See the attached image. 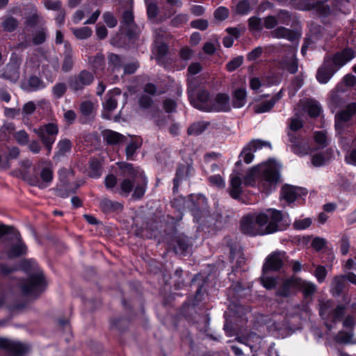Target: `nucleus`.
Instances as JSON below:
<instances>
[{
	"label": "nucleus",
	"instance_id": "1",
	"mask_svg": "<svg viewBox=\"0 0 356 356\" xmlns=\"http://www.w3.org/2000/svg\"><path fill=\"white\" fill-rule=\"evenodd\" d=\"M283 219L281 211L268 209L243 216L241 228L244 234L250 236L270 234L281 229L279 224Z\"/></svg>",
	"mask_w": 356,
	"mask_h": 356
},
{
	"label": "nucleus",
	"instance_id": "2",
	"mask_svg": "<svg viewBox=\"0 0 356 356\" xmlns=\"http://www.w3.org/2000/svg\"><path fill=\"white\" fill-rule=\"evenodd\" d=\"M281 165L274 159L252 168L244 178V184L254 186L257 183L259 189L266 194L276 189L280 179Z\"/></svg>",
	"mask_w": 356,
	"mask_h": 356
},
{
	"label": "nucleus",
	"instance_id": "3",
	"mask_svg": "<svg viewBox=\"0 0 356 356\" xmlns=\"http://www.w3.org/2000/svg\"><path fill=\"white\" fill-rule=\"evenodd\" d=\"M119 168L122 170L124 178L120 185V193L127 196L131 191L136 198H140L146 191L147 178L139 168H134L131 164L120 163Z\"/></svg>",
	"mask_w": 356,
	"mask_h": 356
},
{
	"label": "nucleus",
	"instance_id": "4",
	"mask_svg": "<svg viewBox=\"0 0 356 356\" xmlns=\"http://www.w3.org/2000/svg\"><path fill=\"white\" fill-rule=\"evenodd\" d=\"M286 258V254L282 251L274 252L266 258L263 267V275L261 277V282L266 289H273L279 283L277 278L268 276V272L278 270Z\"/></svg>",
	"mask_w": 356,
	"mask_h": 356
},
{
	"label": "nucleus",
	"instance_id": "5",
	"mask_svg": "<svg viewBox=\"0 0 356 356\" xmlns=\"http://www.w3.org/2000/svg\"><path fill=\"white\" fill-rule=\"evenodd\" d=\"M288 127V138L291 143V150L299 156L310 154L311 149L297 133L302 127V121L298 117H293L289 120Z\"/></svg>",
	"mask_w": 356,
	"mask_h": 356
},
{
	"label": "nucleus",
	"instance_id": "6",
	"mask_svg": "<svg viewBox=\"0 0 356 356\" xmlns=\"http://www.w3.org/2000/svg\"><path fill=\"white\" fill-rule=\"evenodd\" d=\"M344 310V307L335 306L330 300H322L319 303V314L329 330L333 327L334 324L341 321Z\"/></svg>",
	"mask_w": 356,
	"mask_h": 356
},
{
	"label": "nucleus",
	"instance_id": "7",
	"mask_svg": "<svg viewBox=\"0 0 356 356\" xmlns=\"http://www.w3.org/2000/svg\"><path fill=\"white\" fill-rule=\"evenodd\" d=\"M33 131L40 138L49 154L58 133V125L54 122H49L34 128Z\"/></svg>",
	"mask_w": 356,
	"mask_h": 356
},
{
	"label": "nucleus",
	"instance_id": "8",
	"mask_svg": "<svg viewBox=\"0 0 356 356\" xmlns=\"http://www.w3.org/2000/svg\"><path fill=\"white\" fill-rule=\"evenodd\" d=\"M290 3L295 9L298 10H315L322 16H327L330 13V7L321 1L290 0Z\"/></svg>",
	"mask_w": 356,
	"mask_h": 356
},
{
	"label": "nucleus",
	"instance_id": "9",
	"mask_svg": "<svg viewBox=\"0 0 356 356\" xmlns=\"http://www.w3.org/2000/svg\"><path fill=\"white\" fill-rule=\"evenodd\" d=\"M355 57L356 51L353 47H346L331 56H326L325 58L329 59V63L339 71Z\"/></svg>",
	"mask_w": 356,
	"mask_h": 356
},
{
	"label": "nucleus",
	"instance_id": "10",
	"mask_svg": "<svg viewBox=\"0 0 356 356\" xmlns=\"http://www.w3.org/2000/svg\"><path fill=\"white\" fill-rule=\"evenodd\" d=\"M45 284L44 275L41 271L38 270L23 284L22 290L26 295L35 296L44 290Z\"/></svg>",
	"mask_w": 356,
	"mask_h": 356
},
{
	"label": "nucleus",
	"instance_id": "11",
	"mask_svg": "<svg viewBox=\"0 0 356 356\" xmlns=\"http://www.w3.org/2000/svg\"><path fill=\"white\" fill-rule=\"evenodd\" d=\"M22 59L15 54H13L9 62L4 67L3 72H0V78L5 79L10 82H16L19 78V67Z\"/></svg>",
	"mask_w": 356,
	"mask_h": 356
},
{
	"label": "nucleus",
	"instance_id": "12",
	"mask_svg": "<svg viewBox=\"0 0 356 356\" xmlns=\"http://www.w3.org/2000/svg\"><path fill=\"white\" fill-rule=\"evenodd\" d=\"M356 104L351 103L339 111L335 116V127L337 131L343 128L346 124H352L355 120Z\"/></svg>",
	"mask_w": 356,
	"mask_h": 356
},
{
	"label": "nucleus",
	"instance_id": "13",
	"mask_svg": "<svg viewBox=\"0 0 356 356\" xmlns=\"http://www.w3.org/2000/svg\"><path fill=\"white\" fill-rule=\"evenodd\" d=\"M121 95V91L118 88L111 90L103 102V110L102 115L104 119L109 120L111 118L112 112L117 108L118 99Z\"/></svg>",
	"mask_w": 356,
	"mask_h": 356
},
{
	"label": "nucleus",
	"instance_id": "14",
	"mask_svg": "<svg viewBox=\"0 0 356 356\" xmlns=\"http://www.w3.org/2000/svg\"><path fill=\"white\" fill-rule=\"evenodd\" d=\"M147 16L148 19L151 21H155L158 23L163 22L167 19L170 18L175 13V10L170 8L166 10L164 14L159 15V8L156 3L155 2H147L145 1Z\"/></svg>",
	"mask_w": 356,
	"mask_h": 356
},
{
	"label": "nucleus",
	"instance_id": "15",
	"mask_svg": "<svg viewBox=\"0 0 356 356\" xmlns=\"http://www.w3.org/2000/svg\"><path fill=\"white\" fill-rule=\"evenodd\" d=\"M264 146H268L270 147V144L268 142L258 139L252 140L243 148V151L241 152L240 154L241 160H243L247 164L250 163L252 162L254 159L253 153Z\"/></svg>",
	"mask_w": 356,
	"mask_h": 356
},
{
	"label": "nucleus",
	"instance_id": "16",
	"mask_svg": "<svg viewBox=\"0 0 356 356\" xmlns=\"http://www.w3.org/2000/svg\"><path fill=\"white\" fill-rule=\"evenodd\" d=\"M270 35L274 38H283L291 42H298L302 35L300 29H290L284 26H279L270 32Z\"/></svg>",
	"mask_w": 356,
	"mask_h": 356
},
{
	"label": "nucleus",
	"instance_id": "17",
	"mask_svg": "<svg viewBox=\"0 0 356 356\" xmlns=\"http://www.w3.org/2000/svg\"><path fill=\"white\" fill-rule=\"evenodd\" d=\"M307 195V191L291 185H285L281 189L280 196L288 204L293 203L298 197Z\"/></svg>",
	"mask_w": 356,
	"mask_h": 356
},
{
	"label": "nucleus",
	"instance_id": "18",
	"mask_svg": "<svg viewBox=\"0 0 356 356\" xmlns=\"http://www.w3.org/2000/svg\"><path fill=\"white\" fill-rule=\"evenodd\" d=\"M0 348L7 350L12 353V356H21L26 353L29 348L27 346L8 339H0Z\"/></svg>",
	"mask_w": 356,
	"mask_h": 356
},
{
	"label": "nucleus",
	"instance_id": "19",
	"mask_svg": "<svg viewBox=\"0 0 356 356\" xmlns=\"http://www.w3.org/2000/svg\"><path fill=\"white\" fill-rule=\"evenodd\" d=\"M93 75L87 72L82 71L77 76L72 78L70 81V87L74 91L83 88L93 81Z\"/></svg>",
	"mask_w": 356,
	"mask_h": 356
},
{
	"label": "nucleus",
	"instance_id": "20",
	"mask_svg": "<svg viewBox=\"0 0 356 356\" xmlns=\"http://www.w3.org/2000/svg\"><path fill=\"white\" fill-rule=\"evenodd\" d=\"M337 72L338 71L329 63V59L324 58L323 65L317 71L316 79L321 83H327Z\"/></svg>",
	"mask_w": 356,
	"mask_h": 356
},
{
	"label": "nucleus",
	"instance_id": "21",
	"mask_svg": "<svg viewBox=\"0 0 356 356\" xmlns=\"http://www.w3.org/2000/svg\"><path fill=\"white\" fill-rule=\"evenodd\" d=\"M230 108L229 97L227 95L220 93L212 99L211 111H228Z\"/></svg>",
	"mask_w": 356,
	"mask_h": 356
},
{
	"label": "nucleus",
	"instance_id": "22",
	"mask_svg": "<svg viewBox=\"0 0 356 356\" xmlns=\"http://www.w3.org/2000/svg\"><path fill=\"white\" fill-rule=\"evenodd\" d=\"M193 106L200 111H211L212 99L207 91L202 90L198 93L196 100L191 101Z\"/></svg>",
	"mask_w": 356,
	"mask_h": 356
},
{
	"label": "nucleus",
	"instance_id": "23",
	"mask_svg": "<svg viewBox=\"0 0 356 356\" xmlns=\"http://www.w3.org/2000/svg\"><path fill=\"white\" fill-rule=\"evenodd\" d=\"M297 282H298V277H295L283 280L277 291V295L284 297L289 296L294 290H298Z\"/></svg>",
	"mask_w": 356,
	"mask_h": 356
},
{
	"label": "nucleus",
	"instance_id": "24",
	"mask_svg": "<svg viewBox=\"0 0 356 356\" xmlns=\"http://www.w3.org/2000/svg\"><path fill=\"white\" fill-rule=\"evenodd\" d=\"M53 179V170L50 167L44 168L40 172V179H33L31 184L39 188H45L49 186Z\"/></svg>",
	"mask_w": 356,
	"mask_h": 356
},
{
	"label": "nucleus",
	"instance_id": "25",
	"mask_svg": "<svg viewBox=\"0 0 356 356\" xmlns=\"http://www.w3.org/2000/svg\"><path fill=\"white\" fill-rule=\"evenodd\" d=\"M242 193V181L238 172H233L230 176V188L229 194L234 198L237 199Z\"/></svg>",
	"mask_w": 356,
	"mask_h": 356
},
{
	"label": "nucleus",
	"instance_id": "26",
	"mask_svg": "<svg viewBox=\"0 0 356 356\" xmlns=\"http://www.w3.org/2000/svg\"><path fill=\"white\" fill-rule=\"evenodd\" d=\"M334 156V150L332 148L323 152L315 154L312 157V163L315 167H320L329 162Z\"/></svg>",
	"mask_w": 356,
	"mask_h": 356
},
{
	"label": "nucleus",
	"instance_id": "27",
	"mask_svg": "<svg viewBox=\"0 0 356 356\" xmlns=\"http://www.w3.org/2000/svg\"><path fill=\"white\" fill-rule=\"evenodd\" d=\"M324 35V28L316 24H312L309 26V33L303 44H309L307 40L311 41L312 43L316 42Z\"/></svg>",
	"mask_w": 356,
	"mask_h": 356
},
{
	"label": "nucleus",
	"instance_id": "28",
	"mask_svg": "<svg viewBox=\"0 0 356 356\" xmlns=\"http://www.w3.org/2000/svg\"><path fill=\"white\" fill-rule=\"evenodd\" d=\"M172 35L167 30L163 29H156L154 31V44H169L172 40Z\"/></svg>",
	"mask_w": 356,
	"mask_h": 356
},
{
	"label": "nucleus",
	"instance_id": "29",
	"mask_svg": "<svg viewBox=\"0 0 356 356\" xmlns=\"http://www.w3.org/2000/svg\"><path fill=\"white\" fill-rule=\"evenodd\" d=\"M281 91L273 97L270 99L265 100L254 106V112L262 113L269 111L275 104L279 99L281 98Z\"/></svg>",
	"mask_w": 356,
	"mask_h": 356
},
{
	"label": "nucleus",
	"instance_id": "30",
	"mask_svg": "<svg viewBox=\"0 0 356 356\" xmlns=\"http://www.w3.org/2000/svg\"><path fill=\"white\" fill-rule=\"evenodd\" d=\"M97 106V101H83L80 105V112L83 117L89 118L93 116Z\"/></svg>",
	"mask_w": 356,
	"mask_h": 356
},
{
	"label": "nucleus",
	"instance_id": "31",
	"mask_svg": "<svg viewBox=\"0 0 356 356\" xmlns=\"http://www.w3.org/2000/svg\"><path fill=\"white\" fill-rule=\"evenodd\" d=\"M247 102V91L245 88H238L233 93V105L235 108H241Z\"/></svg>",
	"mask_w": 356,
	"mask_h": 356
},
{
	"label": "nucleus",
	"instance_id": "32",
	"mask_svg": "<svg viewBox=\"0 0 356 356\" xmlns=\"http://www.w3.org/2000/svg\"><path fill=\"white\" fill-rule=\"evenodd\" d=\"M176 245H174L175 252L177 254L186 255L188 253L189 244L187 238L183 236H179L175 240Z\"/></svg>",
	"mask_w": 356,
	"mask_h": 356
},
{
	"label": "nucleus",
	"instance_id": "33",
	"mask_svg": "<svg viewBox=\"0 0 356 356\" xmlns=\"http://www.w3.org/2000/svg\"><path fill=\"white\" fill-rule=\"evenodd\" d=\"M100 207L105 213L118 212L122 209V205L118 202L104 199L100 202Z\"/></svg>",
	"mask_w": 356,
	"mask_h": 356
},
{
	"label": "nucleus",
	"instance_id": "34",
	"mask_svg": "<svg viewBox=\"0 0 356 356\" xmlns=\"http://www.w3.org/2000/svg\"><path fill=\"white\" fill-rule=\"evenodd\" d=\"M45 87V84L37 76H31L24 83L23 88L28 91H36Z\"/></svg>",
	"mask_w": 356,
	"mask_h": 356
},
{
	"label": "nucleus",
	"instance_id": "35",
	"mask_svg": "<svg viewBox=\"0 0 356 356\" xmlns=\"http://www.w3.org/2000/svg\"><path fill=\"white\" fill-rule=\"evenodd\" d=\"M251 5L249 0H241L235 6L232 7V11L238 15H247L251 11Z\"/></svg>",
	"mask_w": 356,
	"mask_h": 356
},
{
	"label": "nucleus",
	"instance_id": "36",
	"mask_svg": "<svg viewBox=\"0 0 356 356\" xmlns=\"http://www.w3.org/2000/svg\"><path fill=\"white\" fill-rule=\"evenodd\" d=\"M47 37V29L44 26H40L32 32L33 44H42Z\"/></svg>",
	"mask_w": 356,
	"mask_h": 356
},
{
	"label": "nucleus",
	"instance_id": "37",
	"mask_svg": "<svg viewBox=\"0 0 356 356\" xmlns=\"http://www.w3.org/2000/svg\"><path fill=\"white\" fill-rule=\"evenodd\" d=\"M19 26L18 20L13 16H7L3 18L1 27L6 32L12 33Z\"/></svg>",
	"mask_w": 356,
	"mask_h": 356
},
{
	"label": "nucleus",
	"instance_id": "38",
	"mask_svg": "<svg viewBox=\"0 0 356 356\" xmlns=\"http://www.w3.org/2000/svg\"><path fill=\"white\" fill-rule=\"evenodd\" d=\"M108 67L114 74L115 77L118 78V73L122 68V59L116 54H111L108 57Z\"/></svg>",
	"mask_w": 356,
	"mask_h": 356
},
{
	"label": "nucleus",
	"instance_id": "39",
	"mask_svg": "<svg viewBox=\"0 0 356 356\" xmlns=\"http://www.w3.org/2000/svg\"><path fill=\"white\" fill-rule=\"evenodd\" d=\"M346 280L345 275H339L334 277L331 285V291L333 295L339 296L342 292Z\"/></svg>",
	"mask_w": 356,
	"mask_h": 356
},
{
	"label": "nucleus",
	"instance_id": "40",
	"mask_svg": "<svg viewBox=\"0 0 356 356\" xmlns=\"http://www.w3.org/2000/svg\"><path fill=\"white\" fill-rule=\"evenodd\" d=\"M298 290H301L305 297L311 296L316 291V286L310 282L298 278Z\"/></svg>",
	"mask_w": 356,
	"mask_h": 356
},
{
	"label": "nucleus",
	"instance_id": "41",
	"mask_svg": "<svg viewBox=\"0 0 356 356\" xmlns=\"http://www.w3.org/2000/svg\"><path fill=\"white\" fill-rule=\"evenodd\" d=\"M296 51L293 48L290 50V56L288 59L285 60L284 66L286 70L292 74L296 73L298 71V63L296 58Z\"/></svg>",
	"mask_w": 356,
	"mask_h": 356
},
{
	"label": "nucleus",
	"instance_id": "42",
	"mask_svg": "<svg viewBox=\"0 0 356 356\" xmlns=\"http://www.w3.org/2000/svg\"><path fill=\"white\" fill-rule=\"evenodd\" d=\"M15 235L17 236L16 233ZM17 238L18 241L17 243L15 245H13L8 252L9 257H15L26 253V245L20 241L19 238H18V237H17Z\"/></svg>",
	"mask_w": 356,
	"mask_h": 356
},
{
	"label": "nucleus",
	"instance_id": "43",
	"mask_svg": "<svg viewBox=\"0 0 356 356\" xmlns=\"http://www.w3.org/2000/svg\"><path fill=\"white\" fill-rule=\"evenodd\" d=\"M278 23L289 26L293 25L294 20L292 17V14L286 10H280L277 13Z\"/></svg>",
	"mask_w": 356,
	"mask_h": 356
},
{
	"label": "nucleus",
	"instance_id": "44",
	"mask_svg": "<svg viewBox=\"0 0 356 356\" xmlns=\"http://www.w3.org/2000/svg\"><path fill=\"white\" fill-rule=\"evenodd\" d=\"M104 139L108 143L118 144L123 141L124 137L118 132L107 130L104 134Z\"/></svg>",
	"mask_w": 356,
	"mask_h": 356
},
{
	"label": "nucleus",
	"instance_id": "45",
	"mask_svg": "<svg viewBox=\"0 0 356 356\" xmlns=\"http://www.w3.org/2000/svg\"><path fill=\"white\" fill-rule=\"evenodd\" d=\"M208 123L205 122H197L192 124L188 129L189 135L197 136L201 134L208 126Z\"/></svg>",
	"mask_w": 356,
	"mask_h": 356
},
{
	"label": "nucleus",
	"instance_id": "46",
	"mask_svg": "<svg viewBox=\"0 0 356 356\" xmlns=\"http://www.w3.org/2000/svg\"><path fill=\"white\" fill-rule=\"evenodd\" d=\"M188 20V15L184 13H179L172 18L170 25L175 28L182 27Z\"/></svg>",
	"mask_w": 356,
	"mask_h": 356
},
{
	"label": "nucleus",
	"instance_id": "47",
	"mask_svg": "<svg viewBox=\"0 0 356 356\" xmlns=\"http://www.w3.org/2000/svg\"><path fill=\"white\" fill-rule=\"evenodd\" d=\"M74 36L80 40H84L90 38L92 35V31L90 27L83 26L79 29L73 30Z\"/></svg>",
	"mask_w": 356,
	"mask_h": 356
},
{
	"label": "nucleus",
	"instance_id": "48",
	"mask_svg": "<svg viewBox=\"0 0 356 356\" xmlns=\"http://www.w3.org/2000/svg\"><path fill=\"white\" fill-rule=\"evenodd\" d=\"M121 23L123 24V25L125 26H129L131 25L136 26V24L134 21V13L131 10L127 9L123 12L122 15Z\"/></svg>",
	"mask_w": 356,
	"mask_h": 356
},
{
	"label": "nucleus",
	"instance_id": "49",
	"mask_svg": "<svg viewBox=\"0 0 356 356\" xmlns=\"http://www.w3.org/2000/svg\"><path fill=\"white\" fill-rule=\"evenodd\" d=\"M229 15V9L225 6H219L213 13L215 19L218 21H224L228 18Z\"/></svg>",
	"mask_w": 356,
	"mask_h": 356
},
{
	"label": "nucleus",
	"instance_id": "50",
	"mask_svg": "<svg viewBox=\"0 0 356 356\" xmlns=\"http://www.w3.org/2000/svg\"><path fill=\"white\" fill-rule=\"evenodd\" d=\"M248 26L250 31L259 32L262 30L261 19L253 16L248 19Z\"/></svg>",
	"mask_w": 356,
	"mask_h": 356
},
{
	"label": "nucleus",
	"instance_id": "51",
	"mask_svg": "<svg viewBox=\"0 0 356 356\" xmlns=\"http://www.w3.org/2000/svg\"><path fill=\"white\" fill-rule=\"evenodd\" d=\"M103 20L106 26L109 28H114L118 24V19L114 16L113 13L106 11L103 14Z\"/></svg>",
	"mask_w": 356,
	"mask_h": 356
},
{
	"label": "nucleus",
	"instance_id": "52",
	"mask_svg": "<svg viewBox=\"0 0 356 356\" xmlns=\"http://www.w3.org/2000/svg\"><path fill=\"white\" fill-rule=\"evenodd\" d=\"M13 137L16 142L21 145H25L29 143V137L24 130L16 131L14 134Z\"/></svg>",
	"mask_w": 356,
	"mask_h": 356
},
{
	"label": "nucleus",
	"instance_id": "53",
	"mask_svg": "<svg viewBox=\"0 0 356 356\" xmlns=\"http://www.w3.org/2000/svg\"><path fill=\"white\" fill-rule=\"evenodd\" d=\"M71 146V143L69 140H60L57 145V154L59 156L64 155L65 153L68 152L70 150Z\"/></svg>",
	"mask_w": 356,
	"mask_h": 356
},
{
	"label": "nucleus",
	"instance_id": "54",
	"mask_svg": "<svg viewBox=\"0 0 356 356\" xmlns=\"http://www.w3.org/2000/svg\"><path fill=\"white\" fill-rule=\"evenodd\" d=\"M67 90V86L63 83H56L52 88V93L55 98L60 99L65 93Z\"/></svg>",
	"mask_w": 356,
	"mask_h": 356
},
{
	"label": "nucleus",
	"instance_id": "55",
	"mask_svg": "<svg viewBox=\"0 0 356 356\" xmlns=\"http://www.w3.org/2000/svg\"><path fill=\"white\" fill-rule=\"evenodd\" d=\"M168 46H154L152 53L155 56L156 60L160 63L167 53Z\"/></svg>",
	"mask_w": 356,
	"mask_h": 356
},
{
	"label": "nucleus",
	"instance_id": "56",
	"mask_svg": "<svg viewBox=\"0 0 356 356\" xmlns=\"http://www.w3.org/2000/svg\"><path fill=\"white\" fill-rule=\"evenodd\" d=\"M40 19V17L38 13H33L32 15L26 17L24 24L26 27L34 28L39 24Z\"/></svg>",
	"mask_w": 356,
	"mask_h": 356
},
{
	"label": "nucleus",
	"instance_id": "57",
	"mask_svg": "<svg viewBox=\"0 0 356 356\" xmlns=\"http://www.w3.org/2000/svg\"><path fill=\"white\" fill-rule=\"evenodd\" d=\"M314 140L320 147H325L327 144V137L324 131H317L314 134Z\"/></svg>",
	"mask_w": 356,
	"mask_h": 356
},
{
	"label": "nucleus",
	"instance_id": "58",
	"mask_svg": "<svg viewBox=\"0 0 356 356\" xmlns=\"http://www.w3.org/2000/svg\"><path fill=\"white\" fill-rule=\"evenodd\" d=\"M243 62V56H237L227 63L226 68L229 72H233L238 68Z\"/></svg>",
	"mask_w": 356,
	"mask_h": 356
},
{
	"label": "nucleus",
	"instance_id": "59",
	"mask_svg": "<svg viewBox=\"0 0 356 356\" xmlns=\"http://www.w3.org/2000/svg\"><path fill=\"white\" fill-rule=\"evenodd\" d=\"M191 26L200 31H205L209 26V22L204 19H197L191 22Z\"/></svg>",
	"mask_w": 356,
	"mask_h": 356
},
{
	"label": "nucleus",
	"instance_id": "60",
	"mask_svg": "<svg viewBox=\"0 0 356 356\" xmlns=\"http://www.w3.org/2000/svg\"><path fill=\"white\" fill-rule=\"evenodd\" d=\"M327 274V271L323 266H317L314 273V276L320 283H322L325 280Z\"/></svg>",
	"mask_w": 356,
	"mask_h": 356
},
{
	"label": "nucleus",
	"instance_id": "61",
	"mask_svg": "<svg viewBox=\"0 0 356 356\" xmlns=\"http://www.w3.org/2000/svg\"><path fill=\"white\" fill-rule=\"evenodd\" d=\"M312 224V220L309 218L299 219L293 222V227L296 229L302 230L309 227Z\"/></svg>",
	"mask_w": 356,
	"mask_h": 356
},
{
	"label": "nucleus",
	"instance_id": "62",
	"mask_svg": "<svg viewBox=\"0 0 356 356\" xmlns=\"http://www.w3.org/2000/svg\"><path fill=\"white\" fill-rule=\"evenodd\" d=\"M44 7L47 10L59 11L62 8V2L60 0H45L44 3Z\"/></svg>",
	"mask_w": 356,
	"mask_h": 356
},
{
	"label": "nucleus",
	"instance_id": "63",
	"mask_svg": "<svg viewBox=\"0 0 356 356\" xmlns=\"http://www.w3.org/2000/svg\"><path fill=\"white\" fill-rule=\"evenodd\" d=\"M73 56L71 52H66L63 63L62 65V70L64 72H67L72 68L73 66Z\"/></svg>",
	"mask_w": 356,
	"mask_h": 356
},
{
	"label": "nucleus",
	"instance_id": "64",
	"mask_svg": "<svg viewBox=\"0 0 356 356\" xmlns=\"http://www.w3.org/2000/svg\"><path fill=\"white\" fill-rule=\"evenodd\" d=\"M353 337V333L350 331L348 332H339L336 336V341L342 343H347L351 341Z\"/></svg>",
	"mask_w": 356,
	"mask_h": 356
}]
</instances>
